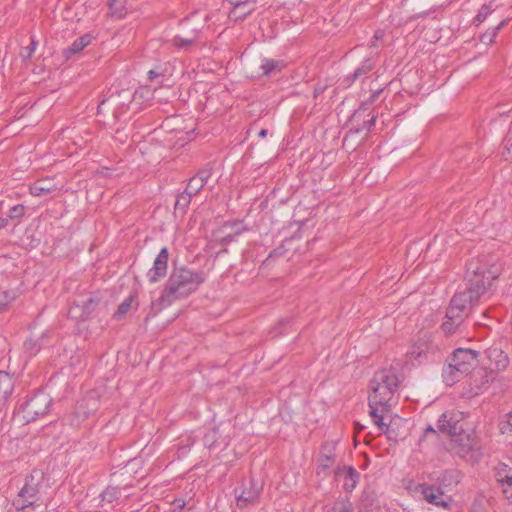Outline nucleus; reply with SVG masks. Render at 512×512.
Wrapping results in <instances>:
<instances>
[{
	"label": "nucleus",
	"instance_id": "nucleus-1",
	"mask_svg": "<svg viewBox=\"0 0 512 512\" xmlns=\"http://www.w3.org/2000/svg\"><path fill=\"white\" fill-rule=\"evenodd\" d=\"M501 273L496 257L482 255L467 264L465 289L457 292L450 301L446 321L442 324L445 334H453L468 315L472 305L486 292L487 287Z\"/></svg>",
	"mask_w": 512,
	"mask_h": 512
},
{
	"label": "nucleus",
	"instance_id": "nucleus-2",
	"mask_svg": "<svg viewBox=\"0 0 512 512\" xmlns=\"http://www.w3.org/2000/svg\"><path fill=\"white\" fill-rule=\"evenodd\" d=\"M401 379L397 371L390 367L377 371L370 381V394L368 398L370 416L381 433L391 435V425L383 421L385 412L391 408V401L398 390Z\"/></svg>",
	"mask_w": 512,
	"mask_h": 512
},
{
	"label": "nucleus",
	"instance_id": "nucleus-3",
	"mask_svg": "<svg viewBox=\"0 0 512 512\" xmlns=\"http://www.w3.org/2000/svg\"><path fill=\"white\" fill-rule=\"evenodd\" d=\"M204 281L203 272L193 271L186 267L175 268L165 284L160 299L167 304H171L177 299L189 296Z\"/></svg>",
	"mask_w": 512,
	"mask_h": 512
},
{
	"label": "nucleus",
	"instance_id": "nucleus-4",
	"mask_svg": "<svg viewBox=\"0 0 512 512\" xmlns=\"http://www.w3.org/2000/svg\"><path fill=\"white\" fill-rule=\"evenodd\" d=\"M478 352L472 349L458 348L454 351L448 366L443 370V379L449 386L468 375L477 364Z\"/></svg>",
	"mask_w": 512,
	"mask_h": 512
},
{
	"label": "nucleus",
	"instance_id": "nucleus-5",
	"mask_svg": "<svg viewBox=\"0 0 512 512\" xmlns=\"http://www.w3.org/2000/svg\"><path fill=\"white\" fill-rule=\"evenodd\" d=\"M438 481V485H430L426 483L418 484L415 488V491L416 493H419L429 504L444 509H449L451 498L445 495L441 484L446 486L447 484L451 485L453 483H458V472L454 470H445L438 478Z\"/></svg>",
	"mask_w": 512,
	"mask_h": 512
},
{
	"label": "nucleus",
	"instance_id": "nucleus-6",
	"mask_svg": "<svg viewBox=\"0 0 512 512\" xmlns=\"http://www.w3.org/2000/svg\"><path fill=\"white\" fill-rule=\"evenodd\" d=\"M51 403L52 399L48 394L44 392L36 393L22 405V419L29 423L38 417L44 416L48 412Z\"/></svg>",
	"mask_w": 512,
	"mask_h": 512
},
{
	"label": "nucleus",
	"instance_id": "nucleus-7",
	"mask_svg": "<svg viewBox=\"0 0 512 512\" xmlns=\"http://www.w3.org/2000/svg\"><path fill=\"white\" fill-rule=\"evenodd\" d=\"M437 353V346L431 341V335L428 332H422L417 342L407 353V357L412 365H421Z\"/></svg>",
	"mask_w": 512,
	"mask_h": 512
},
{
	"label": "nucleus",
	"instance_id": "nucleus-8",
	"mask_svg": "<svg viewBox=\"0 0 512 512\" xmlns=\"http://www.w3.org/2000/svg\"><path fill=\"white\" fill-rule=\"evenodd\" d=\"M43 473L40 470H34L26 479V483L20 490L18 499L15 500L14 505L17 509L23 510L27 506L33 505L37 501L39 493V481L42 480Z\"/></svg>",
	"mask_w": 512,
	"mask_h": 512
},
{
	"label": "nucleus",
	"instance_id": "nucleus-9",
	"mask_svg": "<svg viewBox=\"0 0 512 512\" xmlns=\"http://www.w3.org/2000/svg\"><path fill=\"white\" fill-rule=\"evenodd\" d=\"M477 441L475 437L469 434H459L457 437L451 439L449 450L456 456L467 461L475 460L478 456Z\"/></svg>",
	"mask_w": 512,
	"mask_h": 512
},
{
	"label": "nucleus",
	"instance_id": "nucleus-10",
	"mask_svg": "<svg viewBox=\"0 0 512 512\" xmlns=\"http://www.w3.org/2000/svg\"><path fill=\"white\" fill-rule=\"evenodd\" d=\"M169 253L166 247H163L154 260L153 267L147 272V278L150 283H156L167 273Z\"/></svg>",
	"mask_w": 512,
	"mask_h": 512
},
{
	"label": "nucleus",
	"instance_id": "nucleus-11",
	"mask_svg": "<svg viewBox=\"0 0 512 512\" xmlns=\"http://www.w3.org/2000/svg\"><path fill=\"white\" fill-rule=\"evenodd\" d=\"M336 443L335 442H326L322 445L319 458H318V468L317 474H326L331 467L334 466L336 462Z\"/></svg>",
	"mask_w": 512,
	"mask_h": 512
},
{
	"label": "nucleus",
	"instance_id": "nucleus-12",
	"mask_svg": "<svg viewBox=\"0 0 512 512\" xmlns=\"http://www.w3.org/2000/svg\"><path fill=\"white\" fill-rule=\"evenodd\" d=\"M496 480L502 488L506 499L512 502V468L506 464H500L496 468Z\"/></svg>",
	"mask_w": 512,
	"mask_h": 512
},
{
	"label": "nucleus",
	"instance_id": "nucleus-13",
	"mask_svg": "<svg viewBox=\"0 0 512 512\" xmlns=\"http://www.w3.org/2000/svg\"><path fill=\"white\" fill-rule=\"evenodd\" d=\"M90 399L84 398L77 402L74 411L67 415L65 421L68 422L69 425L73 427H79L80 424L89 416V414L94 410L88 409V402Z\"/></svg>",
	"mask_w": 512,
	"mask_h": 512
},
{
	"label": "nucleus",
	"instance_id": "nucleus-14",
	"mask_svg": "<svg viewBox=\"0 0 512 512\" xmlns=\"http://www.w3.org/2000/svg\"><path fill=\"white\" fill-rule=\"evenodd\" d=\"M375 67V62L372 58H365L359 67L355 69L353 73L346 76L342 81V86L345 88L350 87L356 80L365 77Z\"/></svg>",
	"mask_w": 512,
	"mask_h": 512
},
{
	"label": "nucleus",
	"instance_id": "nucleus-15",
	"mask_svg": "<svg viewBox=\"0 0 512 512\" xmlns=\"http://www.w3.org/2000/svg\"><path fill=\"white\" fill-rule=\"evenodd\" d=\"M335 476L337 479H343V488L346 491L351 492L356 487L359 474L351 466H338L335 470Z\"/></svg>",
	"mask_w": 512,
	"mask_h": 512
},
{
	"label": "nucleus",
	"instance_id": "nucleus-16",
	"mask_svg": "<svg viewBox=\"0 0 512 512\" xmlns=\"http://www.w3.org/2000/svg\"><path fill=\"white\" fill-rule=\"evenodd\" d=\"M57 189V185L53 179H39L30 186V193L33 196L41 197L56 191Z\"/></svg>",
	"mask_w": 512,
	"mask_h": 512
},
{
	"label": "nucleus",
	"instance_id": "nucleus-17",
	"mask_svg": "<svg viewBox=\"0 0 512 512\" xmlns=\"http://www.w3.org/2000/svg\"><path fill=\"white\" fill-rule=\"evenodd\" d=\"M249 489H243L242 492L236 496V505L240 509L245 508L248 504L254 503L259 497V490L255 488L250 482Z\"/></svg>",
	"mask_w": 512,
	"mask_h": 512
},
{
	"label": "nucleus",
	"instance_id": "nucleus-18",
	"mask_svg": "<svg viewBox=\"0 0 512 512\" xmlns=\"http://www.w3.org/2000/svg\"><path fill=\"white\" fill-rule=\"evenodd\" d=\"M14 382L12 377L5 371H0V407L12 394Z\"/></svg>",
	"mask_w": 512,
	"mask_h": 512
},
{
	"label": "nucleus",
	"instance_id": "nucleus-19",
	"mask_svg": "<svg viewBox=\"0 0 512 512\" xmlns=\"http://www.w3.org/2000/svg\"><path fill=\"white\" fill-rule=\"evenodd\" d=\"M487 354L497 370H504L509 365V358L501 349L490 348L487 350Z\"/></svg>",
	"mask_w": 512,
	"mask_h": 512
},
{
	"label": "nucleus",
	"instance_id": "nucleus-20",
	"mask_svg": "<svg viewBox=\"0 0 512 512\" xmlns=\"http://www.w3.org/2000/svg\"><path fill=\"white\" fill-rule=\"evenodd\" d=\"M457 420H454L451 413H443L437 422V428L439 431L447 434L457 433Z\"/></svg>",
	"mask_w": 512,
	"mask_h": 512
},
{
	"label": "nucleus",
	"instance_id": "nucleus-21",
	"mask_svg": "<svg viewBox=\"0 0 512 512\" xmlns=\"http://www.w3.org/2000/svg\"><path fill=\"white\" fill-rule=\"evenodd\" d=\"M91 35L85 34L83 36H80L74 42L63 51V55L66 58H69L71 55L79 53L82 51L86 46H88L91 42Z\"/></svg>",
	"mask_w": 512,
	"mask_h": 512
},
{
	"label": "nucleus",
	"instance_id": "nucleus-22",
	"mask_svg": "<svg viewBox=\"0 0 512 512\" xmlns=\"http://www.w3.org/2000/svg\"><path fill=\"white\" fill-rule=\"evenodd\" d=\"M285 66L284 62L275 59H263L260 66L263 75H269L276 71H281Z\"/></svg>",
	"mask_w": 512,
	"mask_h": 512
},
{
	"label": "nucleus",
	"instance_id": "nucleus-23",
	"mask_svg": "<svg viewBox=\"0 0 512 512\" xmlns=\"http://www.w3.org/2000/svg\"><path fill=\"white\" fill-rule=\"evenodd\" d=\"M254 8L249 6H240L232 8L229 12V18L235 21L243 20L253 12Z\"/></svg>",
	"mask_w": 512,
	"mask_h": 512
},
{
	"label": "nucleus",
	"instance_id": "nucleus-24",
	"mask_svg": "<svg viewBox=\"0 0 512 512\" xmlns=\"http://www.w3.org/2000/svg\"><path fill=\"white\" fill-rule=\"evenodd\" d=\"M197 39V33H194L190 37H181V36H175L171 40V43L173 46H175L178 49H184L192 46Z\"/></svg>",
	"mask_w": 512,
	"mask_h": 512
},
{
	"label": "nucleus",
	"instance_id": "nucleus-25",
	"mask_svg": "<svg viewBox=\"0 0 512 512\" xmlns=\"http://www.w3.org/2000/svg\"><path fill=\"white\" fill-rule=\"evenodd\" d=\"M507 23L506 19L500 21V23L493 29L487 30L480 37V41L484 44H491L498 34V31Z\"/></svg>",
	"mask_w": 512,
	"mask_h": 512
},
{
	"label": "nucleus",
	"instance_id": "nucleus-26",
	"mask_svg": "<svg viewBox=\"0 0 512 512\" xmlns=\"http://www.w3.org/2000/svg\"><path fill=\"white\" fill-rule=\"evenodd\" d=\"M192 195H190L188 192L184 191L180 195H178L175 203V210L181 211L182 213L185 212L186 208L189 206L191 201Z\"/></svg>",
	"mask_w": 512,
	"mask_h": 512
},
{
	"label": "nucleus",
	"instance_id": "nucleus-27",
	"mask_svg": "<svg viewBox=\"0 0 512 512\" xmlns=\"http://www.w3.org/2000/svg\"><path fill=\"white\" fill-rule=\"evenodd\" d=\"M26 211V208L22 204H16L9 208L7 217L9 220H17L20 221V219L24 216Z\"/></svg>",
	"mask_w": 512,
	"mask_h": 512
},
{
	"label": "nucleus",
	"instance_id": "nucleus-28",
	"mask_svg": "<svg viewBox=\"0 0 512 512\" xmlns=\"http://www.w3.org/2000/svg\"><path fill=\"white\" fill-rule=\"evenodd\" d=\"M111 13L118 17H122L125 11L126 0H107Z\"/></svg>",
	"mask_w": 512,
	"mask_h": 512
},
{
	"label": "nucleus",
	"instance_id": "nucleus-29",
	"mask_svg": "<svg viewBox=\"0 0 512 512\" xmlns=\"http://www.w3.org/2000/svg\"><path fill=\"white\" fill-rule=\"evenodd\" d=\"M494 11L493 8V2H490L489 4L483 5L481 9L479 10L478 14L476 15L474 19V23L476 25L481 24L483 21L486 20L489 14H491Z\"/></svg>",
	"mask_w": 512,
	"mask_h": 512
},
{
	"label": "nucleus",
	"instance_id": "nucleus-30",
	"mask_svg": "<svg viewBox=\"0 0 512 512\" xmlns=\"http://www.w3.org/2000/svg\"><path fill=\"white\" fill-rule=\"evenodd\" d=\"M499 429L502 434H512V411L505 414L500 420Z\"/></svg>",
	"mask_w": 512,
	"mask_h": 512
},
{
	"label": "nucleus",
	"instance_id": "nucleus-31",
	"mask_svg": "<svg viewBox=\"0 0 512 512\" xmlns=\"http://www.w3.org/2000/svg\"><path fill=\"white\" fill-rule=\"evenodd\" d=\"M98 305V300L94 297H89L82 303V310L84 311L85 318L87 319Z\"/></svg>",
	"mask_w": 512,
	"mask_h": 512
},
{
	"label": "nucleus",
	"instance_id": "nucleus-32",
	"mask_svg": "<svg viewBox=\"0 0 512 512\" xmlns=\"http://www.w3.org/2000/svg\"><path fill=\"white\" fill-rule=\"evenodd\" d=\"M203 187H204V184H202L198 178L192 177V178H190L185 191L188 192L190 195L194 196Z\"/></svg>",
	"mask_w": 512,
	"mask_h": 512
},
{
	"label": "nucleus",
	"instance_id": "nucleus-33",
	"mask_svg": "<svg viewBox=\"0 0 512 512\" xmlns=\"http://www.w3.org/2000/svg\"><path fill=\"white\" fill-rule=\"evenodd\" d=\"M132 299V296H130L119 305L117 311L114 313V318L120 319L128 312L132 304Z\"/></svg>",
	"mask_w": 512,
	"mask_h": 512
},
{
	"label": "nucleus",
	"instance_id": "nucleus-34",
	"mask_svg": "<svg viewBox=\"0 0 512 512\" xmlns=\"http://www.w3.org/2000/svg\"><path fill=\"white\" fill-rule=\"evenodd\" d=\"M68 315L70 318L78 320V321H82V320L86 319L84 311L82 310V306H80L79 304H74L69 309Z\"/></svg>",
	"mask_w": 512,
	"mask_h": 512
},
{
	"label": "nucleus",
	"instance_id": "nucleus-35",
	"mask_svg": "<svg viewBox=\"0 0 512 512\" xmlns=\"http://www.w3.org/2000/svg\"><path fill=\"white\" fill-rule=\"evenodd\" d=\"M14 297L13 294L7 291L0 293V313L7 309L8 305L14 300Z\"/></svg>",
	"mask_w": 512,
	"mask_h": 512
},
{
	"label": "nucleus",
	"instance_id": "nucleus-36",
	"mask_svg": "<svg viewBox=\"0 0 512 512\" xmlns=\"http://www.w3.org/2000/svg\"><path fill=\"white\" fill-rule=\"evenodd\" d=\"M36 46H37V42L34 39H32L30 45L23 48V50L21 52V56L24 59L30 58L33 55V53L35 52Z\"/></svg>",
	"mask_w": 512,
	"mask_h": 512
},
{
	"label": "nucleus",
	"instance_id": "nucleus-37",
	"mask_svg": "<svg viewBox=\"0 0 512 512\" xmlns=\"http://www.w3.org/2000/svg\"><path fill=\"white\" fill-rule=\"evenodd\" d=\"M330 512H353L349 503L340 502L336 503Z\"/></svg>",
	"mask_w": 512,
	"mask_h": 512
},
{
	"label": "nucleus",
	"instance_id": "nucleus-38",
	"mask_svg": "<svg viewBox=\"0 0 512 512\" xmlns=\"http://www.w3.org/2000/svg\"><path fill=\"white\" fill-rule=\"evenodd\" d=\"M211 177L210 169H202L200 170L194 178H198L202 184H206L208 179Z\"/></svg>",
	"mask_w": 512,
	"mask_h": 512
},
{
	"label": "nucleus",
	"instance_id": "nucleus-39",
	"mask_svg": "<svg viewBox=\"0 0 512 512\" xmlns=\"http://www.w3.org/2000/svg\"><path fill=\"white\" fill-rule=\"evenodd\" d=\"M116 490L114 488L106 489L102 494V500H107L109 503H111L116 498Z\"/></svg>",
	"mask_w": 512,
	"mask_h": 512
},
{
	"label": "nucleus",
	"instance_id": "nucleus-40",
	"mask_svg": "<svg viewBox=\"0 0 512 512\" xmlns=\"http://www.w3.org/2000/svg\"><path fill=\"white\" fill-rule=\"evenodd\" d=\"M376 119H377V116L376 115H372L371 118L367 121H364L363 123V126L361 128V130H366V131H370L372 126L375 125L376 123ZM356 132H360V128H357L356 129Z\"/></svg>",
	"mask_w": 512,
	"mask_h": 512
},
{
	"label": "nucleus",
	"instance_id": "nucleus-41",
	"mask_svg": "<svg viewBox=\"0 0 512 512\" xmlns=\"http://www.w3.org/2000/svg\"><path fill=\"white\" fill-rule=\"evenodd\" d=\"M227 1L233 6V8H237L240 6H249L255 2L252 0H227Z\"/></svg>",
	"mask_w": 512,
	"mask_h": 512
},
{
	"label": "nucleus",
	"instance_id": "nucleus-42",
	"mask_svg": "<svg viewBox=\"0 0 512 512\" xmlns=\"http://www.w3.org/2000/svg\"><path fill=\"white\" fill-rule=\"evenodd\" d=\"M24 348L31 355L35 354L38 351V349L36 348V343L32 340L25 341Z\"/></svg>",
	"mask_w": 512,
	"mask_h": 512
},
{
	"label": "nucleus",
	"instance_id": "nucleus-43",
	"mask_svg": "<svg viewBox=\"0 0 512 512\" xmlns=\"http://www.w3.org/2000/svg\"><path fill=\"white\" fill-rule=\"evenodd\" d=\"M239 233H240V231H236L234 234H228V235H226V236L222 237V238L219 240L220 244H222V245H228V244H230V243L234 240L235 236H236L237 234H239Z\"/></svg>",
	"mask_w": 512,
	"mask_h": 512
},
{
	"label": "nucleus",
	"instance_id": "nucleus-44",
	"mask_svg": "<svg viewBox=\"0 0 512 512\" xmlns=\"http://www.w3.org/2000/svg\"><path fill=\"white\" fill-rule=\"evenodd\" d=\"M172 505H173V512H176L177 510L182 511L183 508L185 507V501L182 499H176V500H174Z\"/></svg>",
	"mask_w": 512,
	"mask_h": 512
},
{
	"label": "nucleus",
	"instance_id": "nucleus-45",
	"mask_svg": "<svg viewBox=\"0 0 512 512\" xmlns=\"http://www.w3.org/2000/svg\"><path fill=\"white\" fill-rule=\"evenodd\" d=\"M505 150H507V154L512 158V137H508L505 140Z\"/></svg>",
	"mask_w": 512,
	"mask_h": 512
},
{
	"label": "nucleus",
	"instance_id": "nucleus-46",
	"mask_svg": "<svg viewBox=\"0 0 512 512\" xmlns=\"http://www.w3.org/2000/svg\"><path fill=\"white\" fill-rule=\"evenodd\" d=\"M8 225V218L0 217V229L6 227Z\"/></svg>",
	"mask_w": 512,
	"mask_h": 512
},
{
	"label": "nucleus",
	"instance_id": "nucleus-47",
	"mask_svg": "<svg viewBox=\"0 0 512 512\" xmlns=\"http://www.w3.org/2000/svg\"><path fill=\"white\" fill-rule=\"evenodd\" d=\"M383 36H384V31H382V30H378V31H376V32H375V35H374V37H373V38H374L375 40H379V39H382V38H383Z\"/></svg>",
	"mask_w": 512,
	"mask_h": 512
},
{
	"label": "nucleus",
	"instance_id": "nucleus-48",
	"mask_svg": "<svg viewBox=\"0 0 512 512\" xmlns=\"http://www.w3.org/2000/svg\"><path fill=\"white\" fill-rule=\"evenodd\" d=\"M158 77V74L154 70H150L148 72V78L149 80H153L154 78Z\"/></svg>",
	"mask_w": 512,
	"mask_h": 512
},
{
	"label": "nucleus",
	"instance_id": "nucleus-49",
	"mask_svg": "<svg viewBox=\"0 0 512 512\" xmlns=\"http://www.w3.org/2000/svg\"><path fill=\"white\" fill-rule=\"evenodd\" d=\"M268 131L266 129H261L258 133L259 138H265L267 136Z\"/></svg>",
	"mask_w": 512,
	"mask_h": 512
},
{
	"label": "nucleus",
	"instance_id": "nucleus-50",
	"mask_svg": "<svg viewBox=\"0 0 512 512\" xmlns=\"http://www.w3.org/2000/svg\"><path fill=\"white\" fill-rule=\"evenodd\" d=\"M377 42H378V40H375V39L373 38V40H372V41H371V43H370V47H371V48H375V47H377V46H378Z\"/></svg>",
	"mask_w": 512,
	"mask_h": 512
},
{
	"label": "nucleus",
	"instance_id": "nucleus-51",
	"mask_svg": "<svg viewBox=\"0 0 512 512\" xmlns=\"http://www.w3.org/2000/svg\"><path fill=\"white\" fill-rule=\"evenodd\" d=\"M4 205H5V201H0V210H2L4 208Z\"/></svg>",
	"mask_w": 512,
	"mask_h": 512
},
{
	"label": "nucleus",
	"instance_id": "nucleus-52",
	"mask_svg": "<svg viewBox=\"0 0 512 512\" xmlns=\"http://www.w3.org/2000/svg\"><path fill=\"white\" fill-rule=\"evenodd\" d=\"M426 431L427 432H435V430L432 427H428Z\"/></svg>",
	"mask_w": 512,
	"mask_h": 512
}]
</instances>
